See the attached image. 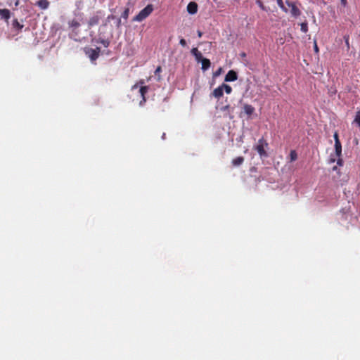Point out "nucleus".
<instances>
[{
  "instance_id": "obj_1",
  "label": "nucleus",
  "mask_w": 360,
  "mask_h": 360,
  "mask_svg": "<svg viewBox=\"0 0 360 360\" xmlns=\"http://www.w3.org/2000/svg\"><path fill=\"white\" fill-rule=\"evenodd\" d=\"M153 11V6L152 4L147 5L142 9L134 18V20L141 22L147 17H148Z\"/></svg>"
},
{
  "instance_id": "obj_2",
  "label": "nucleus",
  "mask_w": 360,
  "mask_h": 360,
  "mask_svg": "<svg viewBox=\"0 0 360 360\" xmlns=\"http://www.w3.org/2000/svg\"><path fill=\"white\" fill-rule=\"evenodd\" d=\"M268 143L262 137L259 139L257 144L255 146V149L257 151L261 158H266L268 154L265 150V148L268 147Z\"/></svg>"
},
{
  "instance_id": "obj_3",
  "label": "nucleus",
  "mask_w": 360,
  "mask_h": 360,
  "mask_svg": "<svg viewBox=\"0 0 360 360\" xmlns=\"http://www.w3.org/2000/svg\"><path fill=\"white\" fill-rule=\"evenodd\" d=\"M100 51L101 49L99 47H96V49H85V53L91 61H94L98 58Z\"/></svg>"
},
{
  "instance_id": "obj_4",
  "label": "nucleus",
  "mask_w": 360,
  "mask_h": 360,
  "mask_svg": "<svg viewBox=\"0 0 360 360\" xmlns=\"http://www.w3.org/2000/svg\"><path fill=\"white\" fill-rule=\"evenodd\" d=\"M286 4H288V6L289 7L291 8V11H290V13H291V15L295 17V18H297L298 16H300L301 15V11L300 10L297 8V6H296L295 3V2H291V1H286Z\"/></svg>"
},
{
  "instance_id": "obj_5",
  "label": "nucleus",
  "mask_w": 360,
  "mask_h": 360,
  "mask_svg": "<svg viewBox=\"0 0 360 360\" xmlns=\"http://www.w3.org/2000/svg\"><path fill=\"white\" fill-rule=\"evenodd\" d=\"M238 79V74L236 71L231 70L225 76V82H234Z\"/></svg>"
},
{
  "instance_id": "obj_6",
  "label": "nucleus",
  "mask_w": 360,
  "mask_h": 360,
  "mask_svg": "<svg viewBox=\"0 0 360 360\" xmlns=\"http://www.w3.org/2000/svg\"><path fill=\"white\" fill-rule=\"evenodd\" d=\"M101 18V17L100 15H98V14L91 17L88 22L89 27H91L98 25L99 23Z\"/></svg>"
},
{
  "instance_id": "obj_7",
  "label": "nucleus",
  "mask_w": 360,
  "mask_h": 360,
  "mask_svg": "<svg viewBox=\"0 0 360 360\" xmlns=\"http://www.w3.org/2000/svg\"><path fill=\"white\" fill-rule=\"evenodd\" d=\"M212 95L216 98H220L224 95V89L221 85L219 86L217 88L214 89L212 93Z\"/></svg>"
},
{
  "instance_id": "obj_8",
  "label": "nucleus",
  "mask_w": 360,
  "mask_h": 360,
  "mask_svg": "<svg viewBox=\"0 0 360 360\" xmlns=\"http://www.w3.org/2000/svg\"><path fill=\"white\" fill-rule=\"evenodd\" d=\"M187 11L190 14H195L198 11V4L195 2H190L187 6Z\"/></svg>"
},
{
  "instance_id": "obj_9",
  "label": "nucleus",
  "mask_w": 360,
  "mask_h": 360,
  "mask_svg": "<svg viewBox=\"0 0 360 360\" xmlns=\"http://www.w3.org/2000/svg\"><path fill=\"white\" fill-rule=\"evenodd\" d=\"M148 86H141L140 89H139V93L142 97V100L140 102V105H142L143 103H144L146 101V94L148 92Z\"/></svg>"
},
{
  "instance_id": "obj_10",
  "label": "nucleus",
  "mask_w": 360,
  "mask_h": 360,
  "mask_svg": "<svg viewBox=\"0 0 360 360\" xmlns=\"http://www.w3.org/2000/svg\"><path fill=\"white\" fill-rule=\"evenodd\" d=\"M243 110L244 112L248 116L250 117L253 112H255V108L250 105V104H245L243 105Z\"/></svg>"
},
{
  "instance_id": "obj_11",
  "label": "nucleus",
  "mask_w": 360,
  "mask_h": 360,
  "mask_svg": "<svg viewBox=\"0 0 360 360\" xmlns=\"http://www.w3.org/2000/svg\"><path fill=\"white\" fill-rule=\"evenodd\" d=\"M0 16L6 21L11 18V11L7 8L0 9Z\"/></svg>"
},
{
  "instance_id": "obj_12",
  "label": "nucleus",
  "mask_w": 360,
  "mask_h": 360,
  "mask_svg": "<svg viewBox=\"0 0 360 360\" xmlns=\"http://www.w3.org/2000/svg\"><path fill=\"white\" fill-rule=\"evenodd\" d=\"M200 62L202 63L201 69L203 71H205L210 68L211 65V62L209 59L204 58Z\"/></svg>"
},
{
  "instance_id": "obj_13",
  "label": "nucleus",
  "mask_w": 360,
  "mask_h": 360,
  "mask_svg": "<svg viewBox=\"0 0 360 360\" xmlns=\"http://www.w3.org/2000/svg\"><path fill=\"white\" fill-rule=\"evenodd\" d=\"M36 5L41 9H46L49 6V1L48 0H39Z\"/></svg>"
},
{
  "instance_id": "obj_14",
  "label": "nucleus",
  "mask_w": 360,
  "mask_h": 360,
  "mask_svg": "<svg viewBox=\"0 0 360 360\" xmlns=\"http://www.w3.org/2000/svg\"><path fill=\"white\" fill-rule=\"evenodd\" d=\"M244 162V158L242 156L237 157L232 160V165L234 167H238L242 165Z\"/></svg>"
},
{
  "instance_id": "obj_15",
  "label": "nucleus",
  "mask_w": 360,
  "mask_h": 360,
  "mask_svg": "<svg viewBox=\"0 0 360 360\" xmlns=\"http://www.w3.org/2000/svg\"><path fill=\"white\" fill-rule=\"evenodd\" d=\"M335 150L336 155L338 157H341L342 155V145L340 141H335Z\"/></svg>"
},
{
  "instance_id": "obj_16",
  "label": "nucleus",
  "mask_w": 360,
  "mask_h": 360,
  "mask_svg": "<svg viewBox=\"0 0 360 360\" xmlns=\"http://www.w3.org/2000/svg\"><path fill=\"white\" fill-rule=\"evenodd\" d=\"M12 26L13 29L17 30L18 32L23 27V25L20 24L17 19L13 20Z\"/></svg>"
},
{
  "instance_id": "obj_17",
  "label": "nucleus",
  "mask_w": 360,
  "mask_h": 360,
  "mask_svg": "<svg viewBox=\"0 0 360 360\" xmlns=\"http://www.w3.org/2000/svg\"><path fill=\"white\" fill-rule=\"evenodd\" d=\"M300 30L304 33L308 32V23L306 20L300 24Z\"/></svg>"
},
{
  "instance_id": "obj_18",
  "label": "nucleus",
  "mask_w": 360,
  "mask_h": 360,
  "mask_svg": "<svg viewBox=\"0 0 360 360\" xmlns=\"http://www.w3.org/2000/svg\"><path fill=\"white\" fill-rule=\"evenodd\" d=\"M97 42L101 44L105 48L108 47L110 43L109 39H99Z\"/></svg>"
},
{
  "instance_id": "obj_19",
  "label": "nucleus",
  "mask_w": 360,
  "mask_h": 360,
  "mask_svg": "<svg viewBox=\"0 0 360 360\" xmlns=\"http://www.w3.org/2000/svg\"><path fill=\"white\" fill-rule=\"evenodd\" d=\"M221 86L223 87L224 91H225L227 94H230L232 92V88L231 86L226 84H222Z\"/></svg>"
},
{
  "instance_id": "obj_20",
  "label": "nucleus",
  "mask_w": 360,
  "mask_h": 360,
  "mask_svg": "<svg viewBox=\"0 0 360 360\" xmlns=\"http://www.w3.org/2000/svg\"><path fill=\"white\" fill-rule=\"evenodd\" d=\"M354 123H355L358 127H360V110L356 112Z\"/></svg>"
},
{
  "instance_id": "obj_21",
  "label": "nucleus",
  "mask_w": 360,
  "mask_h": 360,
  "mask_svg": "<svg viewBox=\"0 0 360 360\" xmlns=\"http://www.w3.org/2000/svg\"><path fill=\"white\" fill-rule=\"evenodd\" d=\"M290 162L295 161L297 159V154L295 150H291L290 153Z\"/></svg>"
},
{
  "instance_id": "obj_22",
  "label": "nucleus",
  "mask_w": 360,
  "mask_h": 360,
  "mask_svg": "<svg viewBox=\"0 0 360 360\" xmlns=\"http://www.w3.org/2000/svg\"><path fill=\"white\" fill-rule=\"evenodd\" d=\"M161 72H162L161 66L157 67V68H156V70L155 71V75H158L157 81H158V82L161 80V76L160 75V73Z\"/></svg>"
},
{
  "instance_id": "obj_23",
  "label": "nucleus",
  "mask_w": 360,
  "mask_h": 360,
  "mask_svg": "<svg viewBox=\"0 0 360 360\" xmlns=\"http://www.w3.org/2000/svg\"><path fill=\"white\" fill-rule=\"evenodd\" d=\"M69 24L72 28H78L80 26L79 22L75 20H72Z\"/></svg>"
},
{
  "instance_id": "obj_24",
  "label": "nucleus",
  "mask_w": 360,
  "mask_h": 360,
  "mask_svg": "<svg viewBox=\"0 0 360 360\" xmlns=\"http://www.w3.org/2000/svg\"><path fill=\"white\" fill-rule=\"evenodd\" d=\"M256 4L259 6V7L263 10L266 11V7L264 6L263 2L261 0H257Z\"/></svg>"
},
{
  "instance_id": "obj_25",
  "label": "nucleus",
  "mask_w": 360,
  "mask_h": 360,
  "mask_svg": "<svg viewBox=\"0 0 360 360\" xmlns=\"http://www.w3.org/2000/svg\"><path fill=\"white\" fill-rule=\"evenodd\" d=\"M129 9L127 8L122 13V17L124 19H127L128 16H129Z\"/></svg>"
},
{
  "instance_id": "obj_26",
  "label": "nucleus",
  "mask_w": 360,
  "mask_h": 360,
  "mask_svg": "<svg viewBox=\"0 0 360 360\" xmlns=\"http://www.w3.org/2000/svg\"><path fill=\"white\" fill-rule=\"evenodd\" d=\"M277 4L281 9H283L284 11H287V10L283 4V0H277Z\"/></svg>"
},
{
  "instance_id": "obj_27",
  "label": "nucleus",
  "mask_w": 360,
  "mask_h": 360,
  "mask_svg": "<svg viewBox=\"0 0 360 360\" xmlns=\"http://www.w3.org/2000/svg\"><path fill=\"white\" fill-rule=\"evenodd\" d=\"M195 58V60L198 61V62H200L204 58L202 57V55L201 53V52H199L198 53H197L195 56H194Z\"/></svg>"
},
{
  "instance_id": "obj_28",
  "label": "nucleus",
  "mask_w": 360,
  "mask_h": 360,
  "mask_svg": "<svg viewBox=\"0 0 360 360\" xmlns=\"http://www.w3.org/2000/svg\"><path fill=\"white\" fill-rule=\"evenodd\" d=\"M222 72V68H219L217 70H216L214 73H213V77H217L218 76H219L221 75Z\"/></svg>"
},
{
  "instance_id": "obj_29",
  "label": "nucleus",
  "mask_w": 360,
  "mask_h": 360,
  "mask_svg": "<svg viewBox=\"0 0 360 360\" xmlns=\"http://www.w3.org/2000/svg\"><path fill=\"white\" fill-rule=\"evenodd\" d=\"M144 80L143 79H141L139 81V82L137 84H136L135 85H134L132 86V89H136L137 88L138 85H141V86H143V84H144Z\"/></svg>"
},
{
  "instance_id": "obj_30",
  "label": "nucleus",
  "mask_w": 360,
  "mask_h": 360,
  "mask_svg": "<svg viewBox=\"0 0 360 360\" xmlns=\"http://www.w3.org/2000/svg\"><path fill=\"white\" fill-rule=\"evenodd\" d=\"M349 37L348 35H345L344 37V39H345V44H346V45H347L348 49L349 48Z\"/></svg>"
},
{
  "instance_id": "obj_31",
  "label": "nucleus",
  "mask_w": 360,
  "mask_h": 360,
  "mask_svg": "<svg viewBox=\"0 0 360 360\" xmlns=\"http://www.w3.org/2000/svg\"><path fill=\"white\" fill-rule=\"evenodd\" d=\"M200 51H198V49L197 48H193L191 49V53L193 55V56H195L197 53H198Z\"/></svg>"
},
{
  "instance_id": "obj_32",
  "label": "nucleus",
  "mask_w": 360,
  "mask_h": 360,
  "mask_svg": "<svg viewBox=\"0 0 360 360\" xmlns=\"http://www.w3.org/2000/svg\"><path fill=\"white\" fill-rule=\"evenodd\" d=\"M179 44L182 46H186V41L184 39H181L180 41H179Z\"/></svg>"
},
{
  "instance_id": "obj_33",
  "label": "nucleus",
  "mask_w": 360,
  "mask_h": 360,
  "mask_svg": "<svg viewBox=\"0 0 360 360\" xmlns=\"http://www.w3.org/2000/svg\"><path fill=\"white\" fill-rule=\"evenodd\" d=\"M338 160L337 161V164L340 166H342L343 165V160L342 158H340V157H338Z\"/></svg>"
},
{
  "instance_id": "obj_34",
  "label": "nucleus",
  "mask_w": 360,
  "mask_h": 360,
  "mask_svg": "<svg viewBox=\"0 0 360 360\" xmlns=\"http://www.w3.org/2000/svg\"><path fill=\"white\" fill-rule=\"evenodd\" d=\"M333 136H334L335 142L338 141H340L338 132H335Z\"/></svg>"
},
{
  "instance_id": "obj_35",
  "label": "nucleus",
  "mask_w": 360,
  "mask_h": 360,
  "mask_svg": "<svg viewBox=\"0 0 360 360\" xmlns=\"http://www.w3.org/2000/svg\"><path fill=\"white\" fill-rule=\"evenodd\" d=\"M314 48L315 52L318 53L319 52V48H318V46H317V44H316V41L314 42Z\"/></svg>"
},
{
  "instance_id": "obj_36",
  "label": "nucleus",
  "mask_w": 360,
  "mask_h": 360,
  "mask_svg": "<svg viewBox=\"0 0 360 360\" xmlns=\"http://www.w3.org/2000/svg\"><path fill=\"white\" fill-rule=\"evenodd\" d=\"M341 1V4L343 5V6H345L347 4V0H340Z\"/></svg>"
},
{
  "instance_id": "obj_37",
  "label": "nucleus",
  "mask_w": 360,
  "mask_h": 360,
  "mask_svg": "<svg viewBox=\"0 0 360 360\" xmlns=\"http://www.w3.org/2000/svg\"><path fill=\"white\" fill-rule=\"evenodd\" d=\"M240 56L242 57V58H245L246 57V53L245 52H242Z\"/></svg>"
},
{
  "instance_id": "obj_38",
  "label": "nucleus",
  "mask_w": 360,
  "mask_h": 360,
  "mask_svg": "<svg viewBox=\"0 0 360 360\" xmlns=\"http://www.w3.org/2000/svg\"><path fill=\"white\" fill-rule=\"evenodd\" d=\"M202 32H200V31H199V30H198V36L199 37H202Z\"/></svg>"
},
{
  "instance_id": "obj_39",
  "label": "nucleus",
  "mask_w": 360,
  "mask_h": 360,
  "mask_svg": "<svg viewBox=\"0 0 360 360\" xmlns=\"http://www.w3.org/2000/svg\"><path fill=\"white\" fill-rule=\"evenodd\" d=\"M162 139H166V134L165 133H163L162 135Z\"/></svg>"
},
{
  "instance_id": "obj_40",
  "label": "nucleus",
  "mask_w": 360,
  "mask_h": 360,
  "mask_svg": "<svg viewBox=\"0 0 360 360\" xmlns=\"http://www.w3.org/2000/svg\"><path fill=\"white\" fill-rule=\"evenodd\" d=\"M336 93V91L334 90V91H330V94L332 95V94H335Z\"/></svg>"
},
{
  "instance_id": "obj_41",
  "label": "nucleus",
  "mask_w": 360,
  "mask_h": 360,
  "mask_svg": "<svg viewBox=\"0 0 360 360\" xmlns=\"http://www.w3.org/2000/svg\"><path fill=\"white\" fill-rule=\"evenodd\" d=\"M229 108V105H226V106H224V110L228 109Z\"/></svg>"
},
{
  "instance_id": "obj_42",
  "label": "nucleus",
  "mask_w": 360,
  "mask_h": 360,
  "mask_svg": "<svg viewBox=\"0 0 360 360\" xmlns=\"http://www.w3.org/2000/svg\"><path fill=\"white\" fill-rule=\"evenodd\" d=\"M336 169H337V167L336 166L333 167V170H336Z\"/></svg>"
},
{
  "instance_id": "obj_43",
  "label": "nucleus",
  "mask_w": 360,
  "mask_h": 360,
  "mask_svg": "<svg viewBox=\"0 0 360 360\" xmlns=\"http://www.w3.org/2000/svg\"><path fill=\"white\" fill-rule=\"evenodd\" d=\"M120 22H121V20H119V21H118V25H119Z\"/></svg>"
}]
</instances>
